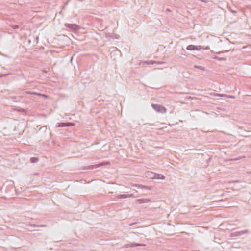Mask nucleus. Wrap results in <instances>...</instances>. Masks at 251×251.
Listing matches in <instances>:
<instances>
[{
    "label": "nucleus",
    "mask_w": 251,
    "mask_h": 251,
    "mask_svg": "<svg viewBox=\"0 0 251 251\" xmlns=\"http://www.w3.org/2000/svg\"><path fill=\"white\" fill-rule=\"evenodd\" d=\"M151 106L152 108L158 112H160L161 113H165L166 112L167 110L166 108L162 106V105L157 104H152Z\"/></svg>",
    "instance_id": "f257e3e1"
},
{
    "label": "nucleus",
    "mask_w": 251,
    "mask_h": 251,
    "mask_svg": "<svg viewBox=\"0 0 251 251\" xmlns=\"http://www.w3.org/2000/svg\"><path fill=\"white\" fill-rule=\"evenodd\" d=\"M65 26L73 31H76L80 29V26L75 24L65 23Z\"/></svg>",
    "instance_id": "f03ea898"
},
{
    "label": "nucleus",
    "mask_w": 251,
    "mask_h": 251,
    "mask_svg": "<svg viewBox=\"0 0 251 251\" xmlns=\"http://www.w3.org/2000/svg\"><path fill=\"white\" fill-rule=\"evenodd\" d=\"M148 174H150L152 175L153 176L152 177V179L164 180L165 178V176H163V175L156 174L153 173L152 172H149Z\"/></svg>",
    "instance_id": "7ed1b4c3"
},
{
    "label": "nucleus",
    "mask_w": 251,
    "mask_h": 251,
    "mask_svg": "<svg viewBox=\"0 0 251 251\" xmlns=\"http://www.w3.org/2000/svg\"><path fill=\"white\" fill-rule=\"evenodd\" d=\"M161 63L160 62H156L155 61H152V60H147L143 61L140 63V65L142 66H145V65H153L154 64H160Z\"/></svg>",
    "instance_id": "20e7f679"
},
{
    "label": "nucleus",
    "mask_w": 251,
    "mask_h": 251,
    "mask_svg": "<svg viewBox=\"0 0 251 251\" xmlns=\"http://www.w3.org/2000/svg\"><path fill=\"white\" fill-rule=\"evenodd\" d=\"M134 196L133 194H120L117 196L116 198L117 199H122L128 198L133 197Z\"/></svg>",
    "instance_id": "39448f33"
},
{
    "label": "nucleus",
    "mask_w": 251,
    "mask_h": 251,
    "mask_svg": "<svg viewBox=\"0 0 251 251\" xmlns=\"http://www.w3.org/2000/svg\"><path fill=\"white\" fill-rule=\"evenodd\" d=\"M145 246V245L142 244L131 243V244H125L123 247V248H129V247H135V246Z\"/></svg>",
    "instance_id": "423d86ee"
},
{
    "label": "nucleus",
    "mask_w": 251,
    "mask_h": 251,
    "mask_svg": "<svg viewBox=\"0 0 251 251\" xmlns=\"http://www.w3.org/2000/svg\"><path fill=\"white\" fill-rule=\"evenodd\" d=\"M195 49H197L196 46L194 45H189L186 47V50L190 51L195 50Z\"/></svg>",
    "instance_id": "0eeeda50"
},
{
    "label": "nucleus",
    "mask_w": 251,
    "mask_h": 251,
    "mask_svg": "<svg viewBox=\"0 0 251 251\" xmlns=\"http://www.w3.org/2000/svg\"><path fill=\"white\" fill-rule=\"evenodd\" d=\"M26 93L27 94L39 95V96H41L45 97H47V95H46L45 94H41L39 93L33 92H30V91H27Z\"/></svg>",
    "instance_id": "6e6552de"
},
{
    "label": "nucleus",
    "mask_w": 251,
    "mask_h": 251,
    "mask_svg": "<svg viewBox=\"0 0 251 251\" xmlns=\"http://www.w3.org/2000/svg\"><path fill=\"white\" fill-rule=\"evenodd\" d=\"M213 59H215V60H219V61H226V58H225L219 57L217 56H214L213 57Z\"/></svg>",
    "instance_id": "1a4fd4ad"
},
{
    "label": "nucleus",
    "mask_w": 251,
    "mask_h": 251,
    "mask_svg": "<svg viewBox=\"0 0 251 251\" xmlns=\"http://www.w3.org/2000/svg\"><path fill=\"white\" fill-rule=\"evenodd\" d=\"M138 201H139L140 203H142L149 201L150 200L147 199H139Z\"/></svg>",
    "instance_id": "9d476101"
},
{
    "label": "nucleus",
    "mask_w": 251,
    "mask_h": 251,
    "mask_svg": "<svg viewBox=\"0 0 251 251\" xmlns=\"http://www.w3.org/2000/svg\"><path fill=\"white\" fill-rule=\"evenodd\" d=\"M56 127H67L66 126V123H57V126Z\"/></svg>",
    "instance_id": "9b49d317"
},
{
    "label": "nucleus",
    "mask_w": 251,
    "mask_h": 251,
    "mask_svg": "<svg viewBox=\"0 0 251 251\" xmlns=\"http://www.w3.org/2000/svg\"><path fill=\"white\" fill-rule=\"evenodd\" d=\"M39 161V158L37 157H31L30 158V161L31 163H35Z\"/></svg>",
    "instance_id": "f8f14e48"
},
{
    "label": "nucleus",
    "mask_w": 251,
    "mask_h": 251,
    "mask_svg": "<svg viewBox=\"0 0 251 251\" xmlns=\"http://www.w3.org/2000/svg\"><path fill=\"white\" fill-rule=\"evenodd\" d=\"M109 164H110L109 162H108V161L103 162H102V163L98 164V167H100V166H104V165H109Z\"/></svg>",
    "instance_id": "ddd939ff"
},
{
    "label": "nucleus",
    "mask_w": 251,
    "mask_h": 251,
    "mask_svg": "<svg viewBox=\"0 0 251 251\" xmlns=\"http://www.w3.org/2000/svg\"><path fill=\"white\" fill-rule=\"evenodd\" d=\"M194 68L199 69L201 70H205V67L201 66L195 65Z\"/></svg>",
    "instance_id": "4468645a"
},
{
    "label": "nucleus",
    "mask_w": 251,
    "mask_h": 251,
    "mask_svg": "<svg viewBox=\"0 0 251 251\" xmlns=\"http://www.w3.org/2000/svg\"><path fill=\"white\" fill-rule=\"evenodd\" d=\"M214 240L215 242H217L218 243H220V241L221 240V239H220L219 237H217L216 236H214Z\"/></svg>",
    "instance_id": "2eb2a0df"
},
{
    "label": "nucleus",
    "mask_w": 251,
    "mask_h": 251,
    "mask_svg": "<svg viewBox=\"0 0 251 251\" xmlns=\"http://www.w3.org/2000/svg\"><path fill=\"white\" fill-rule=\"evenodd\" d=\"M196 49H195V50H197V51L201 50L202 49L201 46V45L196 46Z\"/></svg>",
    "instance_id": "dca6fc26"
},
{
    "label": "nucleus",
    "mask_w": 251,
    "mask_h": 251,
    "mask_svg": "<svg viewBox=\"0 0 251 251\" xmlns=\"http://www.w3.org/2000/svg\"><path fill=\"white\" fill-rule=\"evenodd\" d=\"M248 232V230H242L241 231H240L239 232L240 235H241V234H245V233H247Z\"/></svg>",
    "instance_id": "f3484780"
},
{
    "label": "nucleus",
    "mask_w": 251,
    "mask_h": 251,
    "mask_svg": "<svg viewBox=\"0 0 251 251\" xmlns=\"http://www.w3.org/2000/svg\"><path fill=\"white\" fill-rule=\"evenodd\" d=\"M201 47H202V49H204V50H209L210 49V47L209 46H201Z\"/></svg>",
    "instance_id": "a211bd4d"
},
{
    "label": "nucleus",
    "mask_w": 251,
    "mask_h": 251,
    "mask_svg": "<svg viewBox=\"0 0 251 251\" xmlns=\"http://www.w3.org/2000/svg\"><path fill=\"white\" fill-rule=\"evenodd\" d=\"M74 123H70V122H67L66 123V126L67 127L70 126H74Z\"/></svg>",
    "instance_id": "6ab92c4d"
},
{
    "label": "nucleus",
    "mask_w": 251,
    "mask_h": 251,
    "mask_svg": "<svg viewBox=\"0 0 251 251\" xmlns=\"http://www.w3.org/2000/svg\"><path fill=\"white\" fill-rule=\"evenodd\" d=\"M142 187L146 189H147V190H151V186H142Z\"/></svg>",
    "instance_id": "aec40b11"
},
{
    "label": "nucleus",
    "mask_w": 251,
    "mask_h": 251,
    "mask_svg": "<svg viewBox=\"0 0 251 251\" xmlns=\"http://www.w3.org/2000/svg\"><path fill=\"white\" fill-rule=\"evenodd\" d=\"M210 52H211V53H215V54H220L222 52H220V51L218 52H214V51H213V50H211V51H210Z\"/></svg>",
    "instance_id": "412c9836"
},
{
    "label": "nucleus",
    "mask_w": 251,
    "mask_h": 251,
    "mask_svg": "<svg viewBox=\"0 0 251 251\" xmlns=\"http://www.w3.org/2000/svg\"><path fill=\"white\" fill-rule=\"evenodd\" d=\"M215 96H216L223 97V96H224L225 95H224V94H218V93H217V94H215Z\"/></svg>",
    "instance_id": "4be33fe9"
},
{
    "label": "nucleus",
    "mask_w": 251,
    "mask_h": 251,
    "mask_svg": "<svg viewBox=\"0 0 251 251\" xmlns=\"http://www.w3.org/2000/svg\"><path fill=\"white\" fill-rule=\"evenodd\" d=\"M149 172H147V173H146V174H147V175H149V176H150V178L152 179V177L153 176H152V175L150 174H148V173H149Z\"/></svg>",
    "instance_id": "5701e85b"
},
{
    "label": "nucleus",
    "mask_w": 251,
    "mask_h": 251,
    "mask_svg": "<svg viewBox=\"0 0 251 251\" xmlns=\"http://www.w3.org/2000/svg\"><path fill=\"white\" fill-rule=\"evenodd\" d=\"M39 226V227H47V226L46 225H41L38 226Z\"/></svg>",
    "instance_id": "b1692460"
},
{
    "label": "nucleus",
    "mask_w": 251,
    "mask_h": 251,
    "mask_svg": "<svg viewBox=\"0 0 251 251\" xmlns=\"http://www.w3.org/2000/svg\"><path fill=\"white\" fill-rule=\"evenodd\" d=\"M144 125H145L146 126H151V125H153V124H151L150 123H146L144 124Z\"/></svg>",
    "instance_id": "393cba45"
},
{
    "label": "nucleus",
    "mask_w": 251,
    "mask_h": 251,
    "mask_svg": "<svg viewBox=\"0 0 251 251\" xmlns=\"http://www.w3.org/2000/svg\"><path fill=\"white\" fill-rule=\"evenodd\" d=\"M228 97H229V98H234V97H233V96H228Z\"/></svg>",
    "instance_id": "a878e982"
},
{
    "label": "nucleus",
    "mask_w": 251,
    "mask_h": 251,
    "mask_svg": "<svg viewBox=\"0 0 251 251\" xmlns=\"http://www.w3.org/2000/svg\"><path fill=\"white\" fill-rule=\"evenodd\" d=\"M3 76L2 75H0V78L2 77Z\"/></svg>",
    "instance_id": "bb28decb"
},
{
    "label": "nucleus",
    "mask_w": 251,
    "mask_h": 251,
    "mask_svg": "<svg viewBox=\"0 0 251 251\" xmlns=\"http://www.w3.org/2000/svg\"><path fill=\"white\" fill-rule=\"evenodd\" d=\"M18 27V25H16L15 27V28H17Z\"/></svg>",
    "instance_id": "cd10ccee"
},
{
    "label": "nucleus",
    "mask_w": 251,
    "mask_h": 251,
    "mask_svg": "<svg viewBox=\"0 0 251 251\" xmlns=\"http://www.w3.org/2000/svg\"><path fill=\"white\" fill-rule=\"evenodd\" d=\"M167 10L168 11H170V9H167Z\"/></svg>",
    "instance_id": "c85d7f7f"
},
{
    "label": "nucleus",
    "mask_w": 251,
    "mask_h": 251,
    "mask_svg": "<svg viewBox=\"0 0 251 251\" xmlns=\"http://www.w3.org/2000/svg\"><path fill=\"white\" fill-rule=\"evenodd\" d=\"M232 12L236 13V12L235 11H233Z\"/></svg>",
    "instance_id": "c756f323"
},
{
    "label": "nucleus",
    "mask_w": 251,
    "mask_h": 251,
    "mask_svg": "<svg viewBox=\"0 0 251 251\" xmlns=\"http://www.w3.org/2000/svg\"><path fill=\"white\" fill-rule=\"evenodd\" d=\"M250 174H251V172H250Z\"/></svg>",
    "instance_id": "7c9ffc66"
}]
</instances>
